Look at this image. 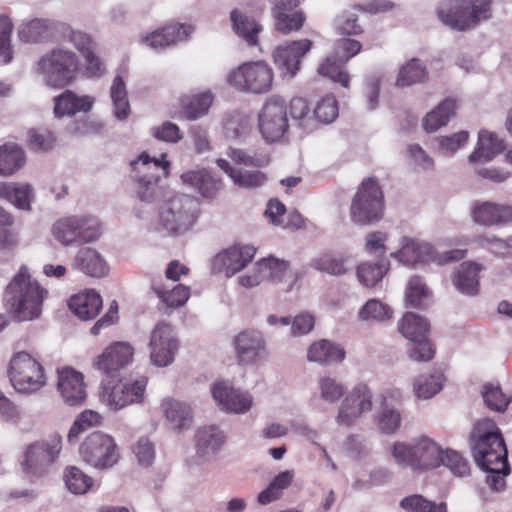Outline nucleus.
<instances>
[{
  "instance_id": "nucleus-15",
  "label": "nucleus",
  "mask_w": 512,
  "mask_h": 512,
  "mask_svg": "<svg viewBox=\"0 0 512 512\" xmlns=\"http://www.w3.org/2000/svg\"><path fill=\"white\" fill-rule=\"evenodd\" d=\"M258 128L266 142L280 140L288 129L287 106L277 96L268 98L258 114Z\"/></svg>"
},
{
  "instance_id": "nucleus-10",
  "label": "nucleus",
  "mask_w": 512,
  "mask_h": 512,
  "mask_svg": "<svg viewBox=\"0 0 512 512\" xmlns=\"http://www.w3.org/2000/svg\"><path fill=\"white\" fill-rule=\"evenodd\" d=\"M51 235L63 247L96 241L101 235L99 220L92 215H71L54 222Z\"/></svg>"
},
{
  "instance_id": "nucleus-14",
  "label": "nucleus",
  "mask_w": 512,
  "mask_h": 512,
  "mask_svg": "<svg viewBox=\"0 0 512 512\" xmlns=\"http://www.w3.org/2000/svg\"><path fill=\"white\" fill-rule=\"evenodd\" d=\"M264 280L274 284L289 281L286 289L289 291L295 282V275L288 262L270 256L259 260L249 273L238 278L239 284L245 288L256 287Z\"/></svg>"
},
{
  "instance_id": "nucleus-61",
  "label": "nucleus",
  "mask_w": 512,
  "mask_h": 512,
  "mask_svg": "<svg viewBox=\"0 0 512 512\" xmlns=\"http://www.w3.org/2000/svg\"><path fill=\"white\" fill-rule=\"evenodd\" d=\"M227 154L236 164L244 166L264 167L270 162V157L266 153H251L242 149L230 148Z\"/></svg>"
},
{
  "instance_id": "nucleus-21",
  "label": "nucleus",
  "mask_w": 512,
  "mask_h": 512,
  "mask_svg": "<svg viewBox=\"0 0 512 512\" xmlns=\"http://www.w3.org/2000/svg\"><path fill=\"white\" fill-rule=\"evenodd\" d=\"M211 393L219 409L226 413L246 414L253 406L250 393L234 388L227 381L216 382Z\"/></svg>"
},
{
  "instance_id": "nucleus-56",
  "label": "nucleus",
  "mask_w": 512,
  "mask_h": 512,
  "mask_svg": "<svg viewBox=\"0 0 512 512\" xmlns=\"http://www.w3.org/2000/svg\"><path fill=\"white\" fill-rule=\"evenodd\" d=\"M134 179L136 182L135 192L141 202L151 204L161 197L162 190L155 175H143L141 178Z\"/></svg>"
},
{
  "instance_id": "nucleus-53",
  "label": "nucleus",
  "mask_w": 512,
  "mask_h": 512,
  "mask_svg": "<svg viewBox=\"0 0 512 512\" xmlns=\"http://www.w3.org/2000/svg\"><path fill=\"white\" fill-rule=\"evenodd\" d=\"M345 63H340L334 55L328 56L318 67V73L348 88L350 75L344 70Z\"/></svg>"
},
{
  "instance_id": "nucleus-43",
  "label": "nucleus",
  "mask_w": 512,
  "mask_h": 512,
  "mask_svg": "<svg viewBox=\"0 0 512 512\" xmlns=\"http://www.w3.org/2000/svg\"><path fill=\"white\" fill-rule=\"evenodd\" d=\"M222 125L224 135L227 139L241 140L250 132L251 119L243 112L232 111L224 115Z\"/></svg>"
},
{
  "instance_id": "nucleus-47",
  "label": "nucleus",
  "mask_w": 512,
  "mask_h": 512,
  "mask_svg": "<svg viewBox=\"0 0 512 512\" xmlns=\"http://www.w3.org/2000/svg\"><path fill=\"white\" fill-rule=\"evenodd\" d=\"M347 262L348 259L344 256L323 253L312 259L311 267L329 275L341 276L346 274L349 270Z\"/></svg>"
},
{
  "instance_id": "nucleus-3",
  "label": "nucleus",
  "mask_w": 512,
  "mask_h": 512,
  "mask_svg": "<svg viewBox=\"0 0 512 512\" xmlns=\"http://www.w3.org/2000/svg\"><path fill=\"white\" fill-rule=\"evenodd\" d=\"M79 68L77 53L65 45H58L42 54L33 64L32 71L44 86L61 89L76 79Z\"/></svg>"
},
{
  "instance_id": "nucleus-63",
  "label": "nucleus",
  "mask_w": 512,
  "mask_h": 512,
  "mask_svg": "<svg viewBox=\"0 0 512 512\" xmlns=\"http://www.w3.org/2000/svg\"><path fill=\"white\" fill-rule=\"evenodd\" d=\"M468 139L469 133L467 131H459L449 136H440L438 138L439 152L446 157H451L467 143Z\"/></svg>"
},
{
  "instance_id": "nucleus-23",
  "label": "nucleus",
  "mask_w": 512,
  "mask_h": 512,
  "mask_svg": "<svg viewBox=\"0 0 512 512\" xmlns=\"http://www.w3.org/2000/svg\"><path fill=\"white\" fill-rule=\"evenodd\" d=\"M312 42L301 39L278 46L273 52L274 63L284 77L292 78L300 69L302 57L310 50Z\"/></svg>"
},
{
  "instance_id": "nucleus-7",
  "label": "nucleus",
  "mask_w": 512,
  "mask_h": 512,
  "mask_svg": "<svg viewBox=\"0 0 512 512\" xmlns=\"http://www.w3.org/2000/svg\"><path fill=\"white\" fill-rule=\"evenodd\" d=\"M62 450V437L58 433L30 444L24 453L21 468L24 476L35 482L48 475Z\"/></svg>"
},
{
  "instance_id": "nucleus-59",
  "label": "nucleus",
  "mask_w": 512,
  "mask_h": 512,
  "mask_svg": "<svg viewBox=\"0 0 512 512\" xmlns=\"http://www.w3.org/2000/svg\"><path fill=\"white\" fill-rule=\"evenodd\" d=\"M399 506L405 512H447L444 503H433L420 494H413L403 498Z\"/></svg>"
},
{
  "instance_id": "nucleus-33",
  "label": "nucleus",
  "mask_w": 512,
  "mask_h": 512,
  "mask_svg": "<svg viewBox=\"0 0 512 512\" xmlns=\"http://www.w3.org/2000/svg\"><path fill=\"white\" fill-rule=\"evenodd\" d=\"M459 107L456 98L448 97L441 101L432 111L422 119V127L427 133L436 132L446 126L456 114Z\"/></svg>"
},
{
  "instance_id": "nucleus-39",
  "label": "nucleus",
  "mask_w": 512,
  "mask_h": 512,
  "mask_svg": "<svg viewBox=\"0 0 512 512\" xmlns=\"http://www.w3.org/2000/svg\"><path fill=\"white\" fill-rule=\"evenodd\" d=\"M230 20L234 32L240 38H242L249 46L257 45L258 35L262 30L260 24L238 9L231 11Z\"/></svg>"
},
{
  "instance_id": "nucleus-12",
  "label": "nucleus",
  "mask_w": 512,
  "mask_h": 512,
  "mask_svg": "<svg viewBox=\"0 0 512 512\" xmlns=\"http://www.w3.org/2000/svg\"><path fill=\"white\" fill-rule=\"evenodd\" d=\"M273 78V71L268 64L256 61L232 69L226 76V82L241 92L264 94L272 88Z\"/></svg>"
},
{
  "instance_id": "nucleus-51",
  "label": "nucleus",
  "mask_w": 512,
  "mask_h": 512,
  "mask_svg": "<svg viewBox=\"0 0 512 512\" xmlns=\"http://www.w3.org/2000/svg\"><path fill=\"white\" fill-rule=\"evenodd\" d=\"M272 13L275 20V28L282 34H289L292 31L299 30L305 20L303 13L296 10V8L276 10Z\"/></svg>"
},
{
  "instance_id": "nucleus-24",
  "label": "nucleus",
  "mask_w": 512,
  "mask_h": 512,
  "mask_svg": "<svg viewBox=\"0 0 512 512\" xmlns=\"http://www.w3.org/2000/svg\"><path fill=\"white\" fill-rule=\"evenodd\" d=\"M226 442V435L218 426L200 427L195 434V464H204L218 455Z\"/></svg>"
},
{
  "instance_id": "nucleus-11",
  "label": "nucleus",
  "mask_w": 512,
  "mask_h": 512,
  "mask_svg": "<svg viewBox=\"0 0 512 512\" xmlns=\"http://www.w3.org/2000/svg\"><path fill=\"white\" fill-rule=\"evenodd\" d=\"M465 253L466 251L463 249H453L439 253L427 242L402 237L400 240V248L392 252L390 256L405 266L414 267L419 263L429 261L437 265H445L463 259Z\"/></svg>"
},
{
  "instance_id": "nucleus-25",
  "label": "nucleus",
  "mask_w": 512,
  "mask_h": 512,
  "mask_svg": "<svg viewBox=\"0 0 512 512\" xmlns=\"http://www.w3.org/2000/svg\"><path fill=\"white\" fill-rule=\"evenodd\" d=\"M470 215L480 226H505L512 223V205L477 200L471 204Z\"/></svg>"
},
{
  "instance_id": "nucleus-54",
  "label": "nucleus",
  "mask_w": 512,
  "mask_h": 512,
  "mask_svg": "<svg viewBox=\"0 0 512 512\" xmlns=\"http://www.w3.org/2000/svg\"><path fill=\"white\" fill-rule=\"evenodd\" d=\"M485 405L494 411L504 412L510 402L512 396L505 394L498 384H484L481 391Z\"/></svg>"
},
{
  "instance_id": "nucleus-20",
  "label": "nucleus",
  "mask_w": 512,
  "mask_h": 512,
  "mask_svg": "<svg viewBox=\"0 0 512 512\" xmlns=\"http://www.w3.org/2000/svg\"><path fill=\"white\" fill-rule=\"evenodd\" d=\"M233 346L238 364L254 365L268 354L263 333L255 329H246L234 337Z\"/></svg>"
},
{
  "instance_id": "nucleus-29",
  "label": "nucleus",
  "mask_w": 512,
  "mask_h": 512,
  "mask_svg": "<svg viewBox=\"0 0 512 512\" xmlns=\"http://www.w3.org/2000/svg\"><path fill=\"white\" fill-rule=\"evenodd\" d=\"M74 269L87 276L101 278L108 274L109 266L104 257L94 248H80L72 262Z\"/></svg>"
},
{
  "instance_id": "nucleus-6",
  "label": "nucleus",
  "mask_w": 512,
  "mask_h": 512,
  "mask_svg": "<svg viewBox=\"0 0 512 512\" xmlns=\"http://www.w3.org/2000/svg\"><path fill=\"white\" fill-rule=\"evenodd\" d=\"M200 212L198 200L187 194L168 197L160 206L155 229L166 236H180L196 223Z\"/></svg>"
},
{
  "instance_id": "nucleus-37",
  "label": "nucleus",
  "mask_w": 512,
  "mask_h": 512,
  "mask_svg": "<svg viewBox=\"0 0 512 512\" xmlns=\"http://www.w3.org/2000/svg\"><path fill=\"white\" fill-rule=\"evenodd\" d=\"M68 306L80 319L90 320L98 315L102 308V299L95 290H87L72 296Z\"/></svg>"
},
{
  "instance_id": "nucleus-35",
  "label": "nucleus",
  "mask_w": 512,
  "mask_h": 512,
  "mask_svg": "<svg viewBox=\"0 0 512 512\" xmlns=\"http://www.w3.org/2000/svg\"><path fill=\"white\" fill-rule=\"evenodd\" d=\"M93 103L94 99L90 96H79L71 90H66L54 98V114L60 118L77 112H88Z\"/></svg>"
},
{
  "instance_id": "nucleus-36",
  "label": "nucleus",
  "mask_w": 512,
  "mask_h": 512,
  "mask_svg": "<svg viewBox=\"0 0 512 512\" xmlns=\"http://www.w3.org/2000/svg\"><path fill=\"white\" fill-rule=\"evenodd\" d=\"M345 358L344 349L329 340H318L312 343L307 350V359L320 365L340 363Z\"/></svg>"
},
{
  "instance_id": "nucleus-58",
  "label": "nucleus",
  "mask_w": 512,
  "mask_h": 512,
  "mask_svg": "<svg viewBox=\"0 0 512 512\" xmlns=\"http://www.w3.org/2000/svg\"><path fill=\"white\" fill-rule=\"evenodd\" d=\"M102 417L99 413L93 410H84L75 419L71 426L67 440L69 443H74L78 436L86 430L100 425Z\"/></svg>"
},
{
  "instance_id": "nucleus-18",
  "label": "nucleus",
  "mask_w": 512,
  "mask_h": 512,
  "mask_svg": "<svg viewBox=\"0 0 512 512\" xmlns=\"http://www.w3.org/2000/svg\"><path fill=\"white\" fill-rule=\"evenodd\" d=\"M66 29L67 23L50 18H34L23 21L18 26L17 34L24 43L43 44L58 40Z\"/></svg>"
},
{
  "instance_id": "nucleus-31",
  "label": "nucleus",
  "mask_w": 512,
  "mask_h": 512,
  "mask_svg": "<svg viewBox=\"0 0 512 512\" xmlns=\"http://www.w3.org/2000/svg\"><path fill=\"white\" fill-rule=\"evenodd\" d=\"M483 267L473 261L461 263L452 276V283L462 294L474 296L479 290V273Z\"/></svg>"
},
{
  "instance_id": "nucleus-64",
  "label": "nucleus",
  "mask_w": 512,
  "mask_h": 512,
  "mask_svg": "<svg viewBox=\"0 0 512 512\" xmlns=\"http://www.w3.org/2000/svg\"><path fill=\"white\" fill-rule=\"evenodd\" d=\"M11 198L9 200L16 208L24 211L31 209V202L34 199V189L29 183L15 182Z\"/></svg>"
},
{
  "instance_id": "nucleus-55",
  "label": "nucleus",
  "mask_w": 512,
  "mask_h": 512,
  "mask_svg": "<svg viewBox=\"0 0 512 512\" xmlns=\"http://www.w3.org/2000/svg\"><path fill=\"white\" fill-rule=\"evenodd\" d=\"M63 478L67 489L76 495L87 493L93 485V479L76 466L66 467Z\"/></svg>"
},
{
  "instance_id": "nucleus-2",
  "label": "nucleus",
  "mask_w": 512,
  "mask_h": 512,
  "mask_svg": "<svg viewBox=\"0 0 512 512\" xmlns=\"http://www.w3.org/2000/svg\"><path fill=\"white\" fill-rule=\"evenodd\" d=\"M47 290L33 279L26 266H22L6 288L7 312L19 322L37 319Z\"/></svg>"
},
{
  "instance_id": "nucleus-34",
  "label": "nucleus",
  "mask_w": 512,
  "mask_h": 512,
  "mask_svg": "<svg viewBox=\"0 0 512 512\" xmlns=\"http://www.w3.org/2000/svg\"><path fill=\"white\" fill-rule=\"evenodd\" d=\"M181 180L204 197H212L222 188L221 181L205 168L189 170L181 175Z\"/></svg>"
},
{
  "instance_id": "nucleus-26",
  "label": "nucleus",
  "mask_w": 512,
  "mask_h": 512,
  "mask_svg": "<svg viewBox=\"0 0 512 512\" xmlns=\"http://www.w3.org/2000/svg\"><path fill=\"white\" fill-rule=\"evenodd\" d=\"M57 374V389L63 402L71 407L84 404L87 393L83 374L72 367L59 368Z\"/></svg>"
},
{
  "instance_id": "nucleus-62",
  "label": "nucleus",
  "mask_w": 512,
  "mask_h": 512,
  "mask_svg": "<svg viewBox=\"0 0 512 512\" xmlns=\"http://www.w3.org/2000/svg\"><path fill=\"white\" fill-rule=\"evenodd\" d=\"M428 296L429 290L423 280L418 276L411 277L405 293L406 303L413 308L421 307Z\"/></svg>"
},
{
  "instance_id": "nucleus-40",
  "label": "nucleus",
  "mask_w": 512,
  "mask_h": 512,
  "mask_svg": "<svg viewBox=\"0 0 512 512\" xmlns=\"http://www.w3.org/2000/svg\"><path fill=\"white\" fill-rule=\"evenodd\" d=\"M165 154L161 158L150 157L147 153L143 152L139 157L131 162L134 178H141V176L155 175L156 181L160 180L161 176L168 173L169 162L164 160Z\"/></svg>"
},
{
  "instance_id": "nucleus-44",
  "label": "nucleus",
  "mask_w": 512,
  "mask_h": 512,
  "mask_svg": "<svg viewBox=\"0 0 512 512\" xmlns=\"http://www.w3.org/2000/svg\"><path fill=\"white\" fill-rule=\"evenodd\" d=\"M345 385L335 377L324 375L318 378L315 397L326 404L337 403L345 394Z\"/></svg>"
},
{
  "instance_id": "nucleus-32",
  "label": "nucleus",
  "mask_w": 512,
  "mask_h": 512,
  "mask_svg": "<svg viewBox=\"0 0 512 512\" xmlns=\"http://www.w3.org/2000/svg\"><path fill=\"white\" fill-rule=\"evenodd\" d=\"M161 407L172 430L180 432L191 427L193 412L189 404L176 399H165Z\"/></svg>"
},
{
  "instance_id": "nucleus-9",
  "label": "nucleus",
  "mask_w": 512,
  "mask_h": 512,
  "mask_svg": "<svg viewBox=\"0 0 512 512\" xmlns=\"http://www.w3.org/2000/svg\"><path fill=\"white\" fill-rule=\"evenodd\" d=\"M384 195L375 178L362 181L352 198L350 218L356 225L366 226L379 222L383 218Z\"/></svg>"
},
{
  "instance_id": "nucleus-5",
  "label": "nucleus",
  "mask_w": 512,
  "mask_h": 512,
  "mask_svg": "<svg viewBox=\"0 0 512 512\" xmlns=\"http://www.w3.org/2000/svg\"><path fill=\"white\" fill-rule=\"evenodd\" d=\"M394 462L413 472H425L437 468L442 461V447L427 435H419L408 441H396L390 446Z\"/></svg>"
},
{
  "instance_id": "nucleus-28",
  "label": "nucleus",
  "mask_w": 512,
  "mask_h": 512,
  "mask_svg": "<svg viewBox=\"0 0 512 512\" xmlns=\"http://www.w3.org/2000/svg\"><path fill=\"white\" fill-rule=\"evenodd\" d=\"M402 401V393L398 389L385 391L382 396L381 412L377 418L379 430L387 435L395 433L401 425V414L394 403Z\"/></svg>"
},
{
  "instance_id": "nucleus-49",
  "label": "nucleus",
  "mask_w": 512,
  "mask_h": 512,
  "mask_svg": "<svg viewBox=\"0 0 512 512\" xmlns=\"http://www.w3.org/2000/svg\"><path fill=\"white\" fill-rule=\"evenodd\" d=\"M398 329L408 340H418L427 334L429 323L423 317L413 312H408L399 321Z\"/></svg>"
},
{
  "instance_id": "nucleus-4",
  "label": "nucleus",
  "mask_w": 512,
  "mask_h": 512,
  "mask_svg": "<svg viewBox=\"0 0 512 512\" xmlns=\"http://www.w3.org/2000/svg\"><path fill=\"white\" fill-rule=\"evenodd\" d=\"M436 15L450 30L469 32L492 19L493 0H442Z\"/></svg>"
},
{
  "instance_id": "nucleus-13",
  "label": "nucleus",
  "mask_w": 512,
  "mask_h": 512,
  "mask_svg": "<svg viewBox=\"0 0 512 512\" xmlns=\"http://www.w3.org/2000/svg\"><path fill=\"white\" fill-rule=\"evenodd\" d=\"M82 460L98 470L112 468L117 464L120 454L114 439L102 432H94L80 445Z\"/></svg>"
},
{
  "instance_id": "nucleus-42",
  "label": "nucleus",
  "mask_w": 512,
  "mask_h": 512,
  "mask_svg": "<svg viewBox=\"0 0 512 512\" xmlns=\"http://www.w3.org/2000/svg\"><path fill=\"white\" fill-rule=\"evenodd\" d=\"M217 165L233 180V182L241 188H257L262 186L266 177L259 171H242L230 165L225 159H218Z\"/></svg>"
},
{
  "instance_id": "nucleus-46",
  "label": "nucleus",
  "mask_w": 512,
  "mask_h": 512,
  "mask_svg": "<svg viewBox=\"0 0 512 512\" xmlns=\"http://www.w3.org/2000/svg\"><path fill=\"white\" fill-rule=\"evenodd\" d=\"M110 98L114 116L120 121L126 120L130 114V104L126 85L121 76H116L113 79L110 87Z\"/></svg>"
},
{
  "instance_id": "nucleus-17",
  "label": "nucleus",
  "mask_w": 512,
  "mask_h": 512,
  "mask_svg": "<svg viewBox=\"0 0 512 512\" xmlns=\"http://www.w3.org/2000/svg\"><path fill=\"white\" fill-rule=\"evenodd\" d=\"M179 349L178 339L168 323H158L151 332L149 341L150 359L157 367L169 366Z\"/></svg>"
},
{
  "instance_id": "nucleus-60",
  "label": "nucleus",
  "mask_w": 512,
  "mask_h": 512,
  "mask_svg": "<svg viewBox=\"0 0 512 512\" xmlns=\"http://www.w3.org/2000/svg\"><path fill=\"white\" fill-rule=\"evenodd\" d=\"M61 36H64L81 56L96 50L97 44L92 35L82 30L74 29L68 24L65 33H61Z\"/></svg>"
},
{
  "instance_id": "nucleus-38",
  "label": "nucleus",
  "mask_w": 512,
  "mask_h": 512,
  "mask_svg": "<svg viewBox=\"0 0 512 512\" xmlns=\"http://www.w3.org/2000/svg\"><path fill=\"white\" fill-rule=\"evenodd\" d=\"M26 163L24 150L16 143L0 146V176L10 177L21 170Z\"/></svg>"
},
{
  "instance_id": "nucleus-22",
  "label": "nucleus",
  "mask_w": 512,
  "mask_h": 512,
  "mask_svg": "<svg viewBox=\"0 0 512 512\" xmlns=\"http://www.w3.org/2000/svg\"><path fill=\"white\" fill-rule=\"evenodd\" d=\"M256 250L253 246H232L222 250L212 260V272L232 277L252 261Z\"/></svg>"
},
{
  "instance_id": "nucleus-45",
  "label": "nucleus",
  "mask_w": 512,
  "mask_h": 512,
  "mask_svg": "<svg viewBox=\"0 0 512 512\" xmlns=\"http://www.w3.org/2000/svg\"><path fill=\"white\" fill-rule=\"evenodd\" d=\"M428 79L426 66L417 58L407 61L399 70L396 85L398 87H409L422 83Z\"/></svg>"
},
{
  "instance_id": "nucleus-30",
  "label": "nucleus",
  "mask_w": 512,
  "mask_h": 512,
  "mask_svg": "<svg viewBox=\"0 0 512 512\" xmlns=\"http://www.w3.org/2000/svg\"><path fill=\"white\" fill-rule=\"evenodd\" d=\"M505 146L503 140L495 133L481 130L478 133V141L474 151L469 155L470 164H485L492 161L502 153Z\"/></svg>"
},
{
  "instance_id": "nucleus-16",
  "label": "nucleus",
  "mask_w": 512,
  "mask_h": 512,
  "mask_svg": "<svg viewBox=\"0 0 512 512\" xmlns=\"http://www.w3.org/2000/svg\"><path fill=\"white\" fill-rule=\"evenodd\" d=\"M146 385L145 377L120 380L111 387L106 385L103 387L101 400L109 409L117 411L129 405L141 403Z\"/></svg>"
},
{
  "instance_id": "nucleus-27",
  "label": "nucleus",
  "mask_w": 512,
  "mask_h": 512,
  "mask_svg": "<svg viewBox=\"0 0 512 512\" xmlns=\"http://www.w3.org/2000/svg\"><path fill=\"white\" fill-rule=\"evenodd\" d=\"M133 348L126 342L108 346L94 361V367L107 377L114 378L118 372L131 363Z\"/></svg>"
},
{
  "instance_id": "nucleus-52",
  "label": "nucleus",
  "mask_w": 512,
  "mask_h": 512,
  "mask_svg": "<svg viewBox=\"0 0 512 512\" xmlns=\"http://www.w3.org/2000/svg\"><path fill=\"white\" fill-rule=\"evenodd\" d=\"M392 317V309L378 299L368 300L358 312V319L365 322H385Z\"/></svg>"
},
{
  "instance_id": "nucleus-19",
  "label": "nucleus",
  "mask_w": 512,
  "mask_h": 512,
  "mask_svg": "<svg viewBox=\"0 0 512 512\" xmlns=\"http://www.w3.org/2000/svg\"><path fill=\"white\" fill-rule=\"evenodd\" d=\"M372 409V393L366 385L355 386L342 400L336 416L339 426L351 427Z\"/></svg>"
},
{
  "instance_id": "nucleus-8",
  "label": "nucleus",
  "mask_w": 512,
  "mask_h": 512,
  "mask_svg": "<svg viewBox=\"0 0 512 512\" xmlns=\"http://www.w3.org/2000/svg\"><path fill=\"white\" fill-rule=\"evenodd\" d=\"M7 373L11 385L19 394L33 395L47 384L43 365L26 351L13 354Z\"/></svg>"
},
{
  "instance_id": "nucleus-41",
  "label": "nucleus",
  "mask_w": 512,
  "mask_h": 512,
  "mask_svg": "<svg viewBox=\"0 0 512 512\" xmlns=\"http://www.w3.org/2000/svg\"><path fill=\"white\" fill-rule=\"evenodd\" d=\"M214 96L210 91L187 95L181 98V106L186 119L197 120L208 114Z\"/></svg>"
},
{
  "instance_id": "nucleus-50",
  "label": "nucleus",
  "mask_w": 512,
  "mask_h": 512,
  "mask_svg": "<svg viewBox=\"0 0 512 512\" xmlns=\"http://www.w3.org/2000/svg\"><path fill=\"white\" fill-rule=\"evenodd\" d=\"M389 270L387 259H381L376 263L364 262L357 268V278L366 287L375 286Z\"/></svg>"
},
{
  "instance_id": "nucleus-48",
  "label": "nucleus",
  "mask_w": 512,
  "mask_h": 512,
  "mask_svg": "<svg viewBox=\"0 0 512 512\" xmlns=\"http://www.w3.org/2000/svg\"><path fill=\"white\" fill-rule=\"evenodd\" d=\"M443 380L441 374H421L413 380V393L418 399H430L442 390Z\"/></svg>"
},
{
  "instance_id": "nucleus-57",
  "label": "nucleus",
  "mask_w": 512,
  "mask_h": 512,
  "mask_svg": "<svg viewBox=\"0 0 512 512\" xmlns=\"http://www.w3.org/2000/svg\"><path fill=\"white\" fill-rule=\"evenodd\" d=\"M152 290L169 308H179L183 306L190 297V289L181 284L175 286L171 290H165L161 286L153 284Z\"/></svg>"
},
{
  "instance_id": "nucleus-1",
  "label": "nucleus",
  "mask_w": 512,
  "mask_h": 512,
  "mask_svg": "<svg viewBox=\"0 0 512 512\" xmlns=\"http://www.w3.org/2000/svg\"><path fill=\"white\" fill-rule=\"evenodd\" d=\"M470 438L474 460L485 473V483L491 490L501 491L510 466L500 429L493 420L484 418L475 423Z\"/></svg>"
}]
</instances>
